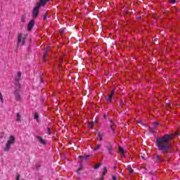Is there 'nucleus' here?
I'll list each match as a JSON object with an SVG mask.
<instances>
[{"label":"nucleus","mask_w":180,"mask_h":180,"mask_svg":"<svg viewBox=\"0 0 180 180\" xmlns=\"http://www.w3.org/2000/svg\"><path fill=\"white\" fill-rule=\"evenodd\" d=\"M175 135L165 134V136L156 139V147L159 151H162L163 154L167 155V153L171 150L169 141L174 139Z\"/></svg>","instance_id":"f257e3e1"},{"label":"nucleus","mask_w":180,"mask_h":180,"mask_svg":"<svg viewBox=\"0 0 180 180\" xmlns=\"http://www.w3.org/2000/svg\"><path fill=\"white\" fill-rule=\"evenodd\" d=\"M16 141V138L14 136H10L8 139L7 140V142L5 144V146L4 148V151L6 153H8L11 150V147L15 144Z\"/></svg>","instance_id":"f03ea898"},{"label":"nucleus","mask_w":180,"mask_h":180,"mask_svg":"<svg viewBox=\"0 0 180 180\" xmlns=\"http://www.w3.org/2000/svg\"><path fill=\"white\" fill-rule=\"evenodd\" d=\"M27 39V34H18V44L23 46L25 44V41Z\"/></svg>","instance_id":"7ed1b4c3"},{"label":"nucleus","mask_w":180,"mask_h":180,"mask_svg":"<svg viewBox=\"0 0 180 180\" xmlns=\"http://www.w3.org/2000/svg\"><path fill=\"white\" fill-rule=\"evenodd\" d=\"M40 10V4H37L36 6L34 8L32 11V18L36 19L39 15V11Z\"/></svg>","instance_id":"20e7f679"},{"label":"nucleus","mask_w":180,"mask_h":180,"mask_svg":"<svg viewBox=\"0 0 180 180\" xmlns=\"http://www.w3.org/2000/svg\"><path fill=\"white\" fill-rule=\"evenodd\" d=\"M105 148H107L108 154H111L112 155V151H113V145H112V143L107 142L105 144Z\"/></svg>","instance_id":"39448f33"},{"label":"nucleus","mask_w":180,"mask_h":180,"mask_svg":"<svg viewBox=\"0 0 180 180\" xmlns=\"http://www.w3.org/2000/svg\"><path fill=\"white\" fill-rule=\"evenodd\" d=\"M36 140L39 143V144H41V146H46V144H47V141L40 136H36Z\"/></svg>","instance_id":"423d86ee"},{"label":"nucleus","mask_w":180,"mask_h":180,"mask_svg":"<svg viewBox=\"0 0 180 180\" xmlns=\"http://www.w3.org/2000/svg\"><path fill=\"white\" fill-rule=\"evenodd\" d=\"M34 26V20H31L27 25V30L30 31Z\"/></svg>","instance_id":"0eeeda50"},{"label":"nucleus","mask_w":180,"mask_h":180,"mask_svg":"<svg viewBox=\"0 0 180 180\" xmlns=\"http://www.w3.org/2000/svg\"><path fill=\"white\" fill-rule=\"evenodd\" d=\"M94 150V151H98V150H100L99 153H102L103 151V148H102V145L96 144Z\"/></svg>","instance_id":"6e6552de"},{"label":"nucleus","mask_w":180,"mask_h":180,"mask_svg":"<svg viewBox=\"0 0 180 180\" xmlns=\"http://www.w3.org/2000/svg\"><path fill=\"white\" fill-rule=\"evenodd\" d=\"M113 95H115V89L112 90L108 97L106 98L107 101L112 102V99H113Z\"/></svg>","instance_id":"1a4fd4ad"},{"label":"nucleus","mask_w":180,"mask_h":180,"mask_svg":"<svg viewBox=\"0 0 180 180\" xmlns=\"http://www.w3.org/2000/svg\"><path fill=\"white\" fill-rule=\"evenodd\" d=\"M21 77H22V72H18L17 77H15V81H17V82H19V81H20Z\"/></svg>","instance_id":"9d476101"},{"label":"nucleus","mask_w":180,"mask_h":180,"mask_svg":"<svg viewBox=\"0 0 180 180\" xmlns=\"http://www.w3.org/2000/svg\"><path fill=\"white\" fill-rule=\"evenodd\" d=\"M110 130L112 131V134H115V129H113V121L110 120Z\"/></svg>","instance_id":"9b49d317"},{"label":"nucleus","mask_w":180,"mask_h":180,"mask_svg":"<svg viewBox=\"0 0 180 180\" xmlns=\"http://www.w3.org/2000/svg\"><path fill=\"white\" fill-rule=\"evenodd\" d=\"M47 1L49 0H40L39 3H37V4H39L40 5V7L42 6H44V5H46V4H47Z\"/></svg>","instance_id":"f8f14e48"},{"label":"nucleus","mask_w":180,"mask_h":180,"mask_svg":"<svg viewBox=\"0 0 180 180\" xmlns=\"http://www.w3.org/2000/svg\"><path fill=\"white\" fill-rule=\"evenodd\" d=\"M15 96L16 101H21L22 98L20 97V95L19 94V92L15 91Z\"/></svg>","instance_id":"ddd939ff"},{"label":"nucleus","mask_w":180,"mask_h":180,"mask_svg":"<svg viewBox=\"0 0 180 180\" xmlns=\"http://www.w3.org/2000/svg\"><path fill=\"white\" fill-rule=\"evenodd\" d=\"M49 47L48 46V47H46V51H44V58H43V60H45V58H46V56H47V53H48V51H49Z\"/></svg>","instance_id":"4468645a"},{"label":"nucleus","mask_w":180,"mask_h":180,"mask_svg":"<svg viewBox=\"0 0 180 180\" xmlns=\"http://www.w3.org/2000/svg\"><path fill=\"white\" fill-rule=\"evenodd\" d=\"M34 119L39 123V113L35 112L34 115Z\"/></svg>","instance_id":"2eb2a0df"},{"label":"nucleus","mask_w":180,"mask_h":180,"mask_svg":"<svg viewBox=\"0 0 180 180\" xmlns=\"http://www.w3.org/2000/svg\"><path fill=\"white\" fill-rule=\"evenodd\" d=\"M98 141H102V140L103 139V135H102V134H101V132H98Z\"/></svg>","instance_id":"dca6fc26"},{"label":"nucleus","mask_w":180,"mask_h":180,"mask_svg":"<svg viewBox=\"0 0 180 180\" xmlns=\"http://www.w3.org/2000/svg\"><path fill=\"white\" fill-rule=\"evenodd\" d=\"M156 160H158V161H164V159L159 155H156Z\"/></svg>","instance_id":"f3484780"},{"label":"nucleus","mask_w":180,"mask_h":180,"mask_svg":"<svg viewBox=\"0 0 180 180\" xmlns=\"http://www.w3.org/2000/svg\"><path fill=\"white\" fill-rule=\"evenodd\" d=\"M16 122H20V113H17L16 115Z\"/></svg>","instance_id":"a211bd4d"},{"label":"nucleus","mask_w":180,"mask_h":180,"mask_svg":"<svg viewBox=\"0 0 180 180\" xmlns=\"http://www.w3.org/2000/svg\"><path fill=\"white\" fill-rule=\"evenodd\" d=\"M106 172H108V169H106V167H104L103 169V176H105V175H106Z\"/></svg>","instance_id":"6ab92c4d"},{"label":"nucleus","mask_w":180,"mask_h":180,"mask_svg":"<svg viewBox=\"0 0 180 180\" xmlns=\"http://www.w3.org/2000/svg\"><path fill=\"white\" fill-rule=\"evenodd\" d=\"M119 152L120 153V154H124V150H123L122 148V147L119 146Z\"/></svg>","instance_id":"aec40b11"},{"label":"nucleus","mask_w":180,"mask_h":180,"mask_svg":"<svg viewBox=\"0 0 180 180\" xmlns=\"http://www.w3.org/2000/svg\"><path fill=\"white\" fill-rule=\"evenodd\" d=\"M0 101L1 103H4V96H2V93H0Z\"/></svg>","instance_id":"412c9836"},{"label":"nucleus","mask_w":180,"mask_h":180,"mask_svg":"<svg viewBox=\"0 0 180 180\" xmlns=\"http://www.w3.org/2000/svg\"><path fill=\"white\" fill-rule=\"evenodd\" d=\"M93 126H94V122H89L88 124V128L89 129H92Z\"/></svg>","instance_id":"4be33fe9"},{"label":"nucleus","mask_w":180,"mask_h":180,"mask_svg":"<svg viewBox=\"0 0 180 180\" xmlns=\"http://www.w3.org/2000/svg\"><path fill=\"white\" fill-rule=\"evenodd\" d=\"M99 167H101V163H98L95 165L94 168L96 169L98 168H99Z\"/></svg>","instance_id":"5701e85b"},{"label":"nucleus","mask_w":180,"mask_h":180,"mask_svg":"<svg viewBox=\"0 0 180 180\" xmlns=\"http://www.w3.org/2000/svg\"><path fill=\"white\" fill-rule=\"evenodd\" d=\"M158 122H154L153 123V126H154V127H157V126H158Z\"/></svg>","instance_id":"b1692460"},{"label":"nucleus","mask_w":180,"mask_h":180,"mask_svg":"<svg viewBox=\"0 0 180 180\" xmlns=\"http://www.w3.org/2000/svg\"><path fill=\"white\" fill-rule=\"evenodd\" d=\"M47 133L48 134H51V131L50 130V128H48Z\"/></svg>","instance_id":"393cba45"},{"label":"nucleus","mask_w":180,"mask_h":180,"mask_svg":"<svg viewBox=\"0 0 180 180\" xmlns=\"http://www.w3.org/2000/svg\"><path fill=\"white\" fill-rule=\"evenodd\" d=\"M20 175H18L17 176H16V180H20Z\"/></svg>","instance_id":"a878e982"},{"label":"nucleus","mask_w":180,"mask_h":180,"mask_svg":"<svg viewBox=\"0 0 180 180\" xmlns=\"http://www.w3.org/2000/svg\"><path fill=\"white\" fill-rule=\"evenodd\" d=\"M60 32H61L62 33H64V32H65V28L61 29V30H60Z\"/></svg>","instance_id":"bb28decb"},{"label":"nucleus","mask_w":180,"mask_h":180,"mask_svg":"<svg viewBox=\"0 0 180 180\" xmlns=\"http://www.w3.org/2000/svg\"><path fill=\"white\" fill-rule=\"evenodd\" d=\"M112 180H117V177H116V176H112Z\"/></svg>","instance_id":"cd10ccee"},{"label":"nucleus","mask_w":180,"mask_h":180,"mask_svg":"<svg viewBox=\"0 0 180 180\" xmlns=\"http://www.w3.org/2000/svg\"><path fill=\"white\" fill-rule=\"evenodd\" d=\"M47 19V14H45V15L44 16V20H46Z\"/></svg>","instance_id":"c85d7f7f"},{"label":"nucleus","mask_w":180,"mask_h":180,"mask_svg":"<svg viewBox=\"0 0 180 180\" xmlns=\"http://www.w3.org/2000/svg\"><path fill=\"white\" fill-rule=\"evenodd\" d=\"M171 4H175L176 1L175 0H169Z\"/></svg>","instance_id":"c756f323"},{"label":"nucleus","mask_w":180,"mask_h":180,"mask_svg":"<svg viewBox=\"0 0 180 180\" xmlns=\"http://www.w3.org/2000/svg\"><path fill=\"white\" fill-rule=\"evenodd\" d=\"M88 158H89V155L85 156L86 160H88Z\"/></svg>","instance_id":"7c9ffc66"},{"label":"nucleus","mask_w":180,"mask_h":180,"mask_svg":"<svg viewBox=\"0 0 180 180\" xmlns=\"http://www.w3.org/2000/svg\"><path fill=\"white\" fill-rule=\"evenodd\" d=\"M129 172L131 174V173L133 172V169H131L129 170Z\"/></svg>","instance_id":"2f4dec72"},{"label":"nucleus","mask_w":180,"mask_h":180,"mask_svg":"<svg viewBox=\"0 0 180 180\" xmlns=\"http://www.w3.org/2000/svg\"><path fill=\"white\" fill-rule=\"evenodd\" d=\"M152 133H155L154 129H152Z\"/></svg>","instance_id":"473e14b6"},{"label":"nucleus","mask_w":180,"mask_h":180,"mask_svg":"<svg viewBox=\"0 0 180 180\" xmlns=\"http://www.w3.org/2000/svg\"><path fill=\"white\" fill-rule=\"evenodd\" d=\"M81 171V169H78L77 172H79Z\"/></svg>","instance_id":"72a5a7b5"},{"label":"nucleus","mask_w":180,"mask_h":180,"mask_svg":"<svg viewBox=\"0 0 180 180\" xmlns=\"http://www.w3.org/2000/svg\"><path fill=\"white\" fill-rule=\"evenodd\" d=\"M175 136H178V133H176V134H175Z\"/></svg>","instance_id":"f704fd0d"},{"label":"nucleus","mask_w":180,"mask_h":180,"mask_svg":"<svg viewBox=\"0 0 180 180\" xmlns=\"http://www.w3.org/2000/svg\"><path fill=\"white\" fill-rule=\"evenodd\" d=\"M41 82H43V79H41Z\"/></svg>","instance_id":"c9c22d12"},{"label":"nucleus","mask_w":180,"mask_h":180,"mask_svg":"<svg viewBox=\"0 0 180 180\" xmlns=\"http://www.w3.org/2000/svg\"><path fill=\"white\" fill-rule=\"evenodd\" d=\"M22 180H25V179H22Z\"/></svg>","instance_id":"e433bc0d"}]
</instances>
